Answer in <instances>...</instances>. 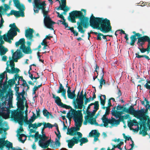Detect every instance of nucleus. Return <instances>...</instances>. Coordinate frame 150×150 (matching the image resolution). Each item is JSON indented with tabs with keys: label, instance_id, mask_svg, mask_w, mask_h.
<instances>
[{
	"label": "nucleus",
	"instance_id": "cd10ccee",
	"mask_svg": "<svg viewBox=\"0 0 150 150\" xmlns=\"http://www.w3.org/2000/svg\"><path fill=\"white\" fill-rule=\"evenodd\" d=\"M147 41L149 42L150 41L149 38L147 36H145L140 38L138 40V43L142 45L144 43L145 41Z\"/></svg>",
	"mask_w": 150,
	"mask_h": 150
},
{
	"label": "nucleus",
	"instance_id": "13d9d810",
	"mask_svg": "<svg viewBox=\"0 0 150 150\" xmlns=\"http://www.w3.org/2000/svg\"><path fill=\"white\" fill-rule=\"evenodd\" d=\"M23 86L24 88L23 90H26V91H27L29 89V87L27 84L26 85H25V86Z\"/></svg>",
	"mask_w": 150,
	"mask_h": 150
},
{
	"label": "nucleus",
	"instance_id": "a211bd4d",
	"mask_svg": "<svg viewBox=\"0 0 150 150\" xmlns=\"http://www.w3.org/2000/svg\"><path fill=\"white\" fill-rule=\"evenodd\" d=\"M87 115H88L85 117V120L83 122L84 125H87L88 122L92 125H97L98 124V123L96 122L95 119L93 117L94 115L89 116L88 114Z\"/></svg>",
	"mask_w": 150,
	"mask_h": 150
},
{
	"label": "nucleus",
	"instance_id": "7ed1b4c3",
	"mask_svg": "<svg viewBox=\"0 0 150 150\" xmlns=\"http://www.w3.org/2000/svg\"><path fill=\"white\" fill-rule=\"evenodd\" d=\"M13 96L11 94H8L1 98L2 102V107H0V115L5 119L9 117L10 112L8 108L12 107V98Z\"/></svg>",
	"mask_w": 150,
	"mask_h": 150
},
{
	"label": "nucleus",
	"instance_id": "680f3d73",
	"mask_svg": "<svg viewBox=\"0 0 150 150\" xmlns=\"http://www.w3.org/2000/svg\"><path fill=\"white\" fill-rule=\"evenodd\" d=\"M76 134L78 135L79 137H78L79 138V139L80 138H81L82 137V134L80 132H76Z\"/></svg>",
	"mask_w": 150,
	"mask_h": 150
},
{
	"label": "nucleus",
	"instance_id": "9d476101",
	"mask_svg": "<svg viewBox=\"0 0 150 150\" xmlns=\"http://www.w3.org/2000/svg\"><path fill=\"white\" fill-rule=\"evenodd\" d=\"M10 60L9 62H7L6 63L7 67L6 70L8 73L12 74L17 73L20 71L19 69L17 68L14 67V63L13 60H11V57L9 58Z\"/></svg>",
	"mask_w": 150,
	"mask_h": 150
},
{
	"label": "nucleus",
	"instance_id": "603ef678",
	"mask_svg": "<svg viewBox=\"0 0 150 150\" xmlns=\"http://www.w3.org/2000/svg\"><path fill=\"white\" fill-rule=\"evenodd\" d=\"M98 66L96 65V68L95 69V71L96 72H97V75L95 77H93V80L94 81L97 78V76L98 75Z\"/></svg>",
	"mask_w": 150,
	"mask_h": 150
},
{
	"label": "nucleus",
	"instance_id": "5701e85b",
	"mask_svg": "<svg viewBox=\"0 0 150 150\" xmlns=\"http://www.w3.org/2000/svg\"><path fill=\"white\" fill-rule=\"evenodd\" d=\"M22 57L21 52L19 50L14 53L12 56L13 59L16 62L17 61V59H19Z\"/></svg>",
	"mask_w": 150,
	"mask_h": 150
},
{
	"label": "nucleus",
	"instance_id": "412c9836",
	"mask_svg": "<svg viewBox=\"0 0 150 150\" xmlns=\"http://www.w3.org/2000/svg\"><path fill=\"white\" fill-rule=\"evenodd\" d=\"M83 103V96H80L79 98L76 100V102L75 104V107L77 109H81Z\"/></svg>",
	"mask_w": 150,
	"mask_h": 150
},
{
	"label": "nucleus",
	"instance_id": "0eeeda50",
	"mask_svg": "<svg viewBox=\"0 0 150 150\" xmlns=\"http://www.w3.org/2000/svg\"><path fill=\"white\" fill-rule=\"evenodd\" d=\"M128 112L134 115L135 117L139 118L141 120L146 121L147 119L148 116L141 110H135L133 108H130L128 110Z\"/></svg>",
	"mask_w": 150,
	"mask_h": 150
},
{
	"label": "nucleus",
	"instance_id": "6e6552de",
	"mask_svg": "<svg viewBox=\"0 0 150 150\" xmlns=\"http://www.w3.org/2000/svg\"><path fill=\"white\" fill-rule=\"evenodd\" d=\"M1 18L0 21V28L3 26V24L4 22V21L2 18V16L1 15ZM1 31L0 30V55L2 56L5 54L8 51L7 48L4 47L2 46V44L4 43V41L3 40V37L1 35Z\"/></svg>",
	"mask_w": 150,
	"mask_h": 150
},
{
	"label": "nucleus",
	"instance_id": "0e129e2a",
	"mask_svg": "<svg viewBox=\"0 0 150 150\" xmlns=\"http://www.w3.org/2000/svg\"><path fill=\"white\" fill-rule=\"evenodd\" d=\"M4 6L5 8L7 9V10L10 8V7L6 4H4Z\"/></svg>",
	"mask_w": 150,
	"mask_h": 150
},
{
	"label": "nucleus",
	"instance_id": "c85d7f7f",
	"mask_svg": "<svg viewBox=\"0 0 150 150\" xmlns=\"http://www.w3.org/2000/svg\"><path fill=\"white\" fill-rule=\"evenodd\" d=\"M42 124V123H39L38 124L36 123L29 124L28 127L29 128H33L35 129H36L38 127H40Z\"/></svg>",
	"mask_w": 150,
	"mask_h": 150
},
{
	"label": "nucleus",
	"instance_id": "ddd939ff",
	"mask_svg": "<svg viewBox=\"0 0 150 150\" xmlns=\"http://www.w3.org/2000/svg\"><path fill=\"white\" fill-rule=\"evenodd\" d=\"M102 120L103 122L104 123V126L105 127H107L109 123L111 124L112 125H118L120 122L119 120H116L112 117L111 120L108 119L105 114L103 115Z\"/></svg>",
	"mask_w": 150,
	"mask_h": 150
},
{
	"label": "nucleus",
	"instance_id": "a878e982",
	"mask_svg": "<svg viewBox=\"0 0 150 150\" xmlns=\"http://www.w3.org/2000/svg\"><path fill=\"white\" fill-rule=\"evenodd\" d=\"M13 2L15 6L19 9L21 11L23 10L24 9V7L22 4H19L18 0H13Z\"/></svg>",
	"mask_w": 150,
	"mask_h": 150
},
{
	"label": "nucleus",
	"instance_id": "f704fd0d",
	"mask_svg": "<svg viewBox=\"0 0 150 150\" xmlns=\"http://www.w3.org/2000/svg\"><path fill=\"white\" fill-rule=\"evenodd\" d=\"M36 118V117L34 114L28 120H27L26 123L27 124H30L32 122H33L35 120Z\"/></svg>",
	"mask_w": 150,
	"mask_h": 150
},
{
	"label": "nucleus",
	"instance_id": "c03bdc74",
	"mask_svg": "<svg viewBox=\"0 0 150 150\" xmlns=\"http://www.w3.org/2000/svg\"><path fill=\"white\" fill-rule=\"evenodd\" d=\"M60 138H56L55 141V144L57 147H59L60 145V143L59 142Z\"/></svg>",
	"mask_w": 150,
	"mask_h": 150
},
{
	"label": "nucleus",
	"instance_id": "f3484780",
	"mask_svg": "<svg viewBox=\"0 0 150 150\" xmlns=\"http://www.w3.org/2000/svg\"><path fill=\"white\" fill-rule=\"evenodd\" d=\"M128 126L131 129L134 131H137L139 129L138 123L135 120H130L128 124Z\"/></svg>",
	"mask_w": 150,
	"mask_h": 150
},
{
	"label": "nucleus",
	"instance_id": "20e7f679",
	"mask_svg": "<svg viewBox=\"0 0 150 150\" xmlns=\"http://www.w3.org/2000/svg\"><path fill=\"white\" fill-rule=\"evenodd\" d=\"M19 88L17 87L16 88V95L17 97L16 100H17V104L18 109L21 110H23L24 108V104L26 108L28 107L27 104V100L24 96L25 92L24 90L20 93L18 92Z\"/></svg>",
	"mask_w": 150,
	"mask_h": 150
},
{
	"label": "nucleus",
	"instance_id": "b1692460",
	"mask_svg": "<svg viewBox=\"0 0 150 150\" xmlns=\"http://www.w3.org/2000/svg\"><path fill=\"white\" fill-rule=\"evenodd\" d=\"M33 30L29 28L27 29L25 31V36L28 39L31 40L33 36Z\"/></svg>",
	"mask_w": 150,
	"mask_h": 150
},
{
	"label": "nucleus",
	"instance_id": "de8ad7c7",
	"mask_svg": "<svg viewBox=\"0 0 150 150\" xmlns=\"http://www.w3.org/2000/svg\"><path fill=\"white\" fill-rule=\"evenodd\" d=\"M6 11L7 9L4 8L3 7L1 6L0 7V13H3L4 12H5ZM1 13H0V16H1Z\"/></svg>",
	"mask_w": 150,
	"mask_h": 150
},
{
	"label": "nucleus",
	"instance_id": "6ab92c4d",
	"mask_svg": "<svg viewBox=\"0 0 150 150\" xmlns=\"http://www.w3.org/2000/svg\"><path fill=\"white\" fill-rule=\"evenodd\" d=\"M76 127H72L70 128H68L67 130V134L70 135L74 136L76 134V131L79 130L80 129L79 127L81 126L79 125L77 126L75 125Z\"/></svg>",
	"mask_w": 150,
	"mask_h": 150
},
{
	"label": "nucleus",
	"instance_id": "49530a36",
	"mask_svg": "<svg viewBox=\"0 0 150 150\" xmlns=\"http://www.w3.org/2000/svg\"><path fill=\"white\" fill-rule=\"evenodd\" d=\"M29 76L30 77V78H31V79L32 80H33V79H38L39 78V76L38 75L37 77H35V76L33 77V75L30 73L29 71Z\"/></svg>",
	"mask_w": 150,
	"mask_h": 150
},
{
	"label": "nucleus",
	"instance_id": "bb28decb",
	"mask_svg": "<svg viewBox=\"0 0 150 150\" xmlns=\"http://www.w3.org/2000/svg\"><path fill=\"white\" fill-rule=\"evenodd\" d=\"M67 93L68 97L70 99H72L75 96V90H74L72 92H71L70 90V88L69 87H68Z\"/></svg>",
	"mask_w": 150,
	"mask_h": 150
},
{
	"label": "nucleus",
	"instance_id": "c9c22d12",
	"mask_svg": "<svg viewBox=\"0 0 150 150\" xmlns=\"http://www.w3.org/2000/svg\"><path fill=\"white\" fill-rule=\"evenodd\" d=\"M130 39L131 40L130 44L132 45H133L134 44L136 41L137 39V38L135 36L132 35L130 37Z\"/></svg>",
	"mask_w": 150,
	"mask_h": 150
},
{
	"label": "nucleus",
	"instance_id": "7c9ffc66",
	"mask_svg": "<svg viewBox=\"0 0 150 150\" xmlns=\"http://www.w3.org/2000/svg\"><path fill=\"white\" fill-rule=\"evenodd\" d=\"M52 96L53 98L54 99L55 103L58 105H60L62 103L61 100L58 96H56L54 94H53Z\"/></svg>",
	"mask_w": 150,
	"mask_h": 150
},
{
	"label": "nucleus",
	"instance_id": "052dcab7",
	"mask_svg": "<svg viewBox=\"0 0 150 150\" xmlns=\"http://www.w3.org/2000/svg\"><path fill=\"white\" fill-rule=\"evenodd\" d=\"M21 79L23 81V86H25V85H26L27 84L26 81L24 79H23V78L22 77H20L19 78V79Z\"/></svg>",
	"mask_w": 150,
	"mask_h": 150
},
{
	"label": "nucleus",
	"instance_id": "f03ea898",
	"mask_svg": "<svg viewBox=\"0 0 150 150\" xmlns=\"http://www.w3.org/2000/svg\"><path fill=\"white\" fill-rule=\"evenodd\" d=\"M90 22L91 26L94 28L100 29L103 33L108 32L111 30L110 21L109 20L107 19H104L102 18H95L92 15Z\"/></svg>",
	"mask_w": 150,
	"mask_h": 150
},
{
	"label": "nucleus",
	"instance_id": "79ce46f5",
	"mask_svg": "<svg viewBox=\"0 0 150 150\" xmlns=\"http://www.w3.org/2000/svg\"><path fill=\"white\" fill-rule=\"evenodd\" d=\"M5 75L6 76V79L7 80V75L6 71H4L3 73L0 75V79L1 80V81H2L3 79L4 78Z\"/></svg>",
	"mask_w": 150,
	"mask_h": 150
},
{
	"label": "nucleus",
	"instance_id": "6e6d98bb",
	"mask_svg": "<svg viewBox=\"0 0 150 150\" xmlns=\"http://www.w3.org/2000/svg\"><path fill=\"white\" fill-rule=\"evenodd\" d=\"M103 36V35L100 33L98 34L97 36V39L98 40H101V36Z\"/></svg>",
	"mask_w": 150,
	"mask_h": 150
},
{
	"label": "nucleus",
	"instance_id": "3c124183",
	"mask_svg": "<svg viewBox=\"0 0 150 150\" xmlns=\"http://www.w3.org/2000/svg\"><path fill=\"white\" fill-rule=\"evenodd\" d=\"M57 132H55V133L57 136V138H60L61 136L60 134V132L59 131V129H57Z\"/></svg>",
	"mask_w": 150,
	"mask_h": 150
},
{
	"label": "nucleus",
	"instance_id": "72a5a7b5",
	"mask_svg": "<svg viewBox=\"0 0 150 150\" xmlns=\"http://www.w3.org/2000/svg\"><path fill=\"white\" fill-rule=\"evenodd\" d=\"M52 37L50 35H49L46 37V38H45L43 41L41 43V44L42 45H44L45 44H46L48 42V41H47V40H50L51 38Z\"/></svg>",
	"mask_w": 150,
	"mask_h": 150
},
{
	"label": "nucleus",
	"instance_id": "393cba45",
	"mask_svg": "<svg viewBox=\"0 0 150 150\" xmlns=\"http://www.w3.org/2000/svg\"><path fill=\"white\" fill-rule=\"evenodd\" d=\"M11 15H13L16 17H19L20 16L23 17L24 14L22 11L19 12L14 10H12L11 11Z\"/></svg>",
	"mask_w": 150,
	"mask_h": 150
},
{
	"label": "nucleus",
	"instance_id": "ea45409f",
	"mask_svg": "<svg viewBox=\"0 0 150 150\" xmlns=\"http://www.w3.org/2000/svg\"><path fill=\"white\" fill-rule=\"evenodd\" d=\"M101 74V77L100 78V80L99 81V82L100 83H102L104 84H105V80L103 79V76L104 75V73L103 71V70H102V73Z\"/></svg>",
	"mask_w": 150,
	"mask_h": 150
},
{
	"label": "nucleus",
	"instance_id": "e433bc0d",
	"mask_svg": "<svg viewBox=\"0 0 150 150\" xmlns=\"http://www.w3.org/2000/svg\"><path fill=\"white\" fill-rule=\"evenodd\" d=\"M100 103L101 104L103 105H104L105 103V100L106 99V96L105 95H102L100 97Z\"/></svg>",
	"mask_w": 150,
	"mask_h": 150
},
{
	"label": "nucleus",
	"instance_id": "864d4df0",
	"mask_svg": "<svg viewBox=\"0 0 150 150\" xmlns=\"http://www.w3.org/2000/svg\"><path fill=\"white\" fill-rule=\"evenodd\" d=\"M57 16L58 17L61 18L64 21V16L60 14L58 12H57Z\"/></svg>",
	"mask_w": 150,
	"mask_h": 150
},
{
	"label": "nucleus",
	"instance_id": "39448f33",
	"mask_svg": "<svg viewBox=\"0 0 150 150\" xmlns=\"http://www.w3.org/2000/svg\"><path fill=\"white\" fill-rule=\"evenodd\" d=\"M69 120L73 118L75 122V125L77 126L81 125L82 122V114L79 112L73 109H71L68 112L67 116Z\"/></svg>",
	"mask_w": 150,
	"mask_h": 150
},
{
	"label": "nucleus",
	"instance_id": "a19ab883",
	"mask_svg": "<svg viewBox=\"0 0 150 150\" xmlns=\"http://www.w3.org/2000/svg\"><path fill=\"white\" fill-rule=\"evenodd\" d=\"M20 139L23 142L26 139V137L24 134H21L20 136Z\"/></svg>",
	"mask_w": 150,
	"mask_h": 150
},
{
	"label": "nucleus",
	"instance_id": "f257e3e1",
	"mask_svg": "<svg viewBox=\"0 0 150 150\" xmlns=\"http://www.w3.org/2000/svg\"><path fill=\"white\" fill-rule=\"evenodd\" d=\"M51 4H52V0H48ZM34 5L33 10L34 13H38L40 9H41L44 17V22L45 26L47 28L53 30V25L55 23L51 20L48 15V8L46 7L45 1L40 2V0H34Z\"/></svg>",
	"mask_w": 150,
	"mask_h": 150
},
{
	"label": "nucleus",
	"instance_id": "a18cd8bd",
	"mask_svg": "<svg viewBox=\"0 0 150 150\" xmlns=\"http://www.w3.org/2000/svg\"><path fill=\"white\" fill-rule=\"evenodd\" d=\"M88 142V140L87 138H83L80 140V142L82 143H85Z\"/></svg>",
	"mask_w": 150,
	"mask_h": 150
},
{
	"label": "nucleus",
	"instance_id": "69168bd1",
	"mask_svg": "<svg viewBox=\"0 0 150 150\" xmlns=\"http://www.w3.org/2000/svg\"><path fill=\"white\" fill-rule=\"evenodd\" d=\"M52 126L53 127H55L57 130L59 129L58 125L56 123H55L54 125H52Z\"/></svg>",
	"mask_w": 150,
	"mask_h": 150
},
{
	"label": "nucleus",
	"instance_id": "5fc2aeb1",
	"mask_svg": "<svg viewBox=\"0 0 150 150\" xmlns=\"http://www.w3.org/2000/svg\"><path fill=\"white\" fill-rule=\"evenodd\" d=\"M119 33L120 34H122V33L125 34V33L124 31L122 30H117L115 33V34L116 35V33Z\"/></svg>",
	"mask_w": 150,
	"mask_h": 150
},
{
	"label": "nucleus",
	"instance_id": "e2e57ef3",
	"mask_svg": "<svg viewBox=\"0 0 150 150\" xmlns=\"http://www.w3.org/2000/svg\"><path fill=\"white\" fill-rule=\"evenodd\" d=\"M7 59V57L6 56H4L2 57V60L4 61H6Z\"/></svg>",
	"mask_w": 150,
	"mask_h": 150
},
{
	"label": "nucleus",
	"instance_id": "4468645a",
	"mask_svg": "<svg viewBox=\"0 0 150 150\" xmlns=\"http://www.w3.org/2000/svg\"><path fill=\"white\" fill-rule=\"evenodd\" d=\"M82 13L80 11H75L70 13L68 19L72 22L75 23V18H82L83 17Z\"/></svg>",
	"mask_w": 150,
	"mask_h": 150
},
{
	"label": "nucleus",
	"instance_id": "aec40b11",
	"mask_svg": "<svg viewBox=\"0 0 150 150\" xmlns=\"http://www.w3.org/2000/svg\"><path fill=\"white\" fill-rule=\"evenodd\" d=\"M79 138L76 137H74L71 139L67 140L66 142L68 143V146L69 148H72L75 144L78 143Z\"/></svg>",
	"mask_w": 150,
	"mask_h": 150
},
{
	"label": "nucleus",
	"instance_id": "338daca9",
	"mask_svg": "<svg viewBox=\"0 0 150 150\" xmlns=\"http://www.w3.org/2000/svg\"><path fill=\"white\" fill-rule=\"evenodd\" d=\"M115 148V146L114 145L113 146V147L112 148V149H110V147H108V150H114Z\"/></svg>",
	"mask_w": 150,
	"mask_h": 150
},
{
	"label": "nucleus",
	"instance_id": "58836bf2",
	"mask_svg": "<svg viewBox=\"0 0 150 150\" xmlns=\"http://www.w3.org/2000/svg\"><path fill=\"white\" fill-rule=\"evenodd\" d=\"M43 114L47 118H49L50 116L51 115V114L48 112L45 109L43 110Z\"/></svg>",
	"mask_w": 150,
	"mask_h": 150
},
{
	"label": "nucleus",
	"instance_id": "c756f323",
	"mask_svg": "<svg viewBox=\"0 0 150 150\" xmlns=\"http://www.w3.org/2000/svg\"><path fill=\"white\" fill-rule=\"evenodd\" d=\"M122 95L120 89H118L117 93L115 95V97L117 102L120 101V96Z\"/></svg>",
	"mask_w": 150,
	"mask_h": 150
},
{
	"label": "nucleus",
	"instance_id": "37998d69",
	"mask_svg": "<svg viewBox=\"0 0 150 150\" xmlns=\"http://www.w3.org/2000/svg\"><path fill=\"white\" fill-rule=\"evenodd\" d=\"M44 125V128H52L53 127L52 125L50 123H47L46 124L45 123H44L43 124Z\"/></svg>",
	"mask_w": 150,
	"mask_h": 150
},
{
	"label": "nucleus",
	"instance_id": "bf43d9fd",
	"mask_svg": "<svg viewBox=\"0 0 150 150\" xmlns=\"http://www.w3.org/2000/svg\"><path fill=\"white\" fill-rule=\"evenodd\" d=\"M62 96L64 97V98L66 99V90L64 91H63L62 92Z\"/></svg>",
	"mask_w": 150,
	"mask_h": 150
},
{
	"label": "nucleus",
	"instance_id": "09e8293b",
	"mask_svg": "<svg viewBox=\"0 0 150 150\" xmlns=\"http://www.w3.org/2000/svg\"><path fill=\"white\" fill-rule=\"evenodd\" d=\"M77 24L78 25H79L78 28L79 30V31L80 32L82 33H83L84 32L83 30V28L80 25L79 23H77Z\"/></svg>",
	"mask_w": 150,
	"mask_h": 150
},
{
	"label": "nucleus",
	"instance_id": "4d7b16f0",
	"mask_svg": "<svg viewBox=\"0 0 150 150\" xmlns=\"http://www.w3.org/2000/svg\"><path fill=\"white\" fill-rule=\"evenodd\" d=\"M59 89L61 90L62 92L63 91H64L65 90L64 89L63 87L62 86L61 84H60V86L59 88Z\"/></svg>",
	"mask_w": 150,
	"mask_h": 150
},
{
	"label": "nucleus",
	"instance_id": "2eb2a0df",
	"mask_svg": "<svg viewBox=\"0 0 150 150\" xmlns=\"http://www.w3.org/2000/svg\"><path fill=\"white\" fill-rule=\"evenodd\" d=\"M11 117L15 121H18L20 125H22L23 120V116L20 112H16L15 110L11 112Z\"/></svg>",
	"mask_w": 150,
	"mask_h": 150
},
{
	"label": "nucleus",
	"instance_id": "9b49d317",
	"mask_svg": "<svg viewBox=\"0 0 150 150\" xmlns=\"http://www.w3.org/2000/svg\"><path fill=\"white\" fill-rule=\"evenodd\" d=\"M6 137L5 134L2 136V137L0 138V147L3 148L5 146L8 149V150H15V148L12 146V143L6 140L5 141Z\"/></svg>",
	"mask_w": 150,
	"mask_h": 150
},
{
	"label": "nucleus",
	"instance_id": "dca6fc26",
	"mask_svg": "<svg viewBox=\"0 0 150 150\" xmlns=\"http://www.w3.org/2000/svg\"><path fill=\"white\" fill-rule=\"evenodd\" d=\"M42 138L40 140L39 144L40 146L42 148H45L47 147L51 144H52L53 141L49 139L46 141L47 138L45 136H43Z\"/></svg>",
	"mask_w": 150,
	"mask_h": 150
},
{
	"label": "nucleus",
	"instance_id": "8fccbe9b",
	"mask_svg": "<svg viewBox=\"0 0 150 150\" xmlns=\"http://www.w3.org/2000/svg\"><path fill=\"white\" fill-rule=\"evenodd\" d=\"M62 24L65 26V28H67V29L69 28V27H68V24L65 22L64 21L62 22Z\"/></svg>",
	"mask_w": 150,
	"mask_h": 150
},
{
	"label": "nucleus",
	"instance_id": "4c0bfd02",
	"mask_svg": "<svg viewBox=\"0 0 150 150\" xmlns=\"http://www.w3.org/2000/svg\"><path fill=\"white\" fill-rule=\"evenodd\" d=\"M41 85H39L38 86H35L33 89V95H35V96L33 98V99L35 100V98L36 97L35 95V91L38 89V88L41 86Z\"/></svg>",
	"mask_w": 150,
	"mask_h": 150
},
{
	"label": "nucleus",
	"instance_id": "4be33fe9",
	"mask_svg": "<svg viewBox=\"0 0 150 150\" xmlns=\"http://www.w3.org/2000/svg\"><path fill=\"white\" fill-rule=\"evenodd\" d=\"M56 1H59L60 4V6H61L60 9L67 11L69 10V8L66 6V0H56Z\"/></svg>",
	"mask_w": 150,
	"mask_h": 150
},
{
	"label": "nucleus",
	"instance_id": "423d86ee",
	"mask_svg": "<svg viewBox=\"0 0 150 150\" xmlns=\"http://www.w3.org/2000/svg\"><path fill=\"white\" fill-rule=\"evenodd\" d=\"M9 27L11 28L8 31L7 36L4 35L3 38L4 40L11 43V42L10 40H13V38L17 34L16 31L19 33L20 30L16 26L15 23L11 24Z\"/></svg>",
	"mask_w": 150,
	"mask_h": 150
},
{
	"label": "nucleus",
	"instance_id": "1a4fd4ad",
	"mask_svg": "<svg viewBox=\"0 0 150 150\" xmlns=\"http://www.w3.org/2000/svg\"><path fill=\"white\" fill-rule=\"evenodd\" d=\"M25 41L24 38H21L15 43V45L16 47H18L20 45V49L22 52L25 54H29L31 53V51L29 47H26L25 46Z\"/></svg>",
	"mask_w": 150,
	"mask_h": 150
},
{
	"label": "nucleus",
	"instance_id": "774afa93",
	"mask_svg": "<svg viewBox=\"0 0 150 150\" xmlns=\"http://www.w3.org/2000/svg\"><path fill=\"white\" fill-rule=\"evenodd\" d=\"M13 83V80H9L8 81V84L9 85H11Z\"/></svg>",
	"mask_w": 150,
	"mask_h": 150
},
{
	"label": "nucleus",
	"instance_id": "2f4dec72",
	"mask_svg": "<svg viewBox=\"0 0 150 150\" xmlns=\"http://www.w3.org/2000/svg\"><path fill=\"white\" fill-rule=\"evenodd\" d=\"M100 134L97 132L96 130H93L89 134V136L90 137L96 136H99Z\"/></svg>",
	"mask_w": 150,
	"mask_h": 150
},
{
	"label": "nucleus",
	"instance_id": "f8f14e48",
	"mask_svg": "<svg viewBox=\"0 0 150 150\" xmlns=\"http://www.w3.org/2000/svg\"><path fill=\"white\" fill-rule=\"evenodd\" d=\"M99 102L96 101L95 103H91L88 108L87 113L89 116L94 115L96 112L99 108Z\"/></svg>",
	"mask_w": 150,
	"mask_h": 150
},
{
	"label": "nucleus",
	"instance_id": "473e14b6",
	"mask_svg": "<svg viewBox=\"0 0 150 150\" xmlns=\"http://www.w3.org/2000/svg\"><path fill=\"white\" fill-rule=\"evenodd\" d=\"M112 115L116 118L120 117L122 114L121 112L117 111H115L112 112Z\"/></svg>",
	"mask_w": 150,
	"mask_h": 150
}]
</instances>
